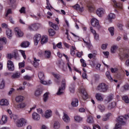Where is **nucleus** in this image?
<instances>
[{
	"instance_id": "7c9ffc66",
	"label": "nucleus",
	"mask_w": 129,
	"mask_h": 129,
	"mask_svg": "<svg viewBox=\"0 0 129 129\" xmlns=\"http://www.w3.org/2000/svg\"><path fill=\"white\" fill-rule=\"evenodd\" d=\"M33 60V65L34 67L37 68L39 66V62H40V59H37L36 57H34Z\"/></svg>"
},
{
	"instance_id": "412c9836",
	"label": "nucleus",
	"mask_w": 129,
	"mask_h": 129,
	"mask_svg": "<svg viewBox=\"0 0 129 129\" xmlns=\"http://www.w3.org/2000/svg\"><path fill=\"white\" fill-rule=\"evenodd\" d=\"M6 35L9 39H12L13 37V31H12V29L8 28L6 30Z\"/></svg>"
},
{
	"instance_id": "680f3d73",
	"label": "nucleus",
	"mask_w": 129,
	"mask_h": 129,
	"mask_svg": "<svg viewBox=\"0 0 129 129\" xmlns=\"http://www.w3.org/2000/svg\"><path fill=\"white\" fill-rule=\"evenodd\" d=\"M20 14H25L26 13V8L23 7L19 10Z\"/></svg>"
},
{
	"instance_id": "c9c22d12",
	"label": "nucleus",
	"mask_w": 129,
	"mask_h": 129,
	"mask_svg": "<svg viewBox=\"0 0 129 129\" xmlns=\"http://www.w3.org/2000/svg\"><path fill=\"white\" fill-rule=\"evenodd\" d=\"M87 7L88 8V11H89L90 13L94 12V7H93V5H92V4H88Z\"/></svg>"
},
{
	"instance_id": "4d7b16f0",
	"label": "nucleus",
	"mask_w": 129,
	"mask_h": 129,
	"mask_svg": "<svg viewBox=\"0 0 129 129\" xmlns=\"http://www.w3.org/2000/svg\"><path fill=\"white\" fill-rule=\"evenodd\" d=\"M5 88V81H0V89H4Z\"/></svg>"
},
{
	"instance_id": "37998d69",
	"label": "nucleus",
	"mask_w": 129,
	"mask_h": 129,
	"mask_svg": "<svg viewBox=\"0 0 129 129\" xmlns=\"http://www.w3.org/2000/svg\"><path fill=\"white\" fill-rule=\"evenodd\" d=\"M42 93H43V92H42V90L38 89L35 91V96H40V95H41Z\"/></svg>"
},
{
	"instance_id": "39448f33",
	"label": "nucleus",
	"mask_w": 129,
	"mask_h": 129,
	"mask_svg": "<svg viewBox=\"0 0 129 129\" xmlns=\"http://www.w3.org/2000/svg\"><path fill=\"white\" fill-rule=\"evenodd\" d=\"M40 28H41V25L39 23H36L29 25L28 29L29 30V31H37Z\"/></svg>"
},
{
	"instance_id": "8fccbe9b",
	"label": "nucleus",
	"mask_w": 129,
	"mask_h": 129,
	"mask_svg": "<svg viewBox=\"0 0 129 129\" xmlns=\"http://www.w3.org/2000/svg\"><path fill=\"white\" fill-rule=\"evenodd\" d=\"M106 76L110 81H112V78L110 76V73L109 72L107 71L106 72Z\"/></svg>"
},
{
	"instance_id": "ddd939ff",
	"label": "nucleus",
	"mask_w": 129,
	"mask_h": 129,
	"mask_svg": "<svg viewBox=\"0 0 129 129\" xmlns=\"http://www.w3.org/2000/svg\"><path fill=\"white\" fill-rule=\"evenodd\" d=\"M32 119H33V120H35V121H39V120H40V119H41V116H40V114L36 112H34L32 113Z\"/></svg>"
},
{
	"instance_id": "864d4df0",
	"label": "nucleus",
	"mask_w": 129,
	"mask_h": 129,
	"mask_svg": "<svg viewBox=\"0 0 129 129\" xmlns=\"http://www.w3.org/2000/svg\"><path fill=\"white\" fill-rule=\"evenodd\" d=\"M52 75H53V76H54V77H55V78H56L57 80H60V79L61 78V77H60L59 75L57 74H55L54 73H51Z\"/></svg>"
},
{
	"instance_id": "f257e3e1",
	"label": "nucleus",
	"mask_w": 129,
	"mask_h": 129,
	"mask_svg": "<svg viewBox=\"0 0 129 129\" xmlns=\"http://www.w3.org/2000/svg\"><path fill=\"white\" fill-rule=\"evenodd\" d=\"M129 119V115L120 116L117 118V123L115 124L114 129H121V125L124 124L126 122V120Z\"/></svg>"
},
{
	"instance_id": "7ed1b4c3",
	"label": "nucleus",
	"mask_w": 129,
	"mask_h": 129,
	"mask_svg": "<svg viewBox=\"0 0 129 129\" xmlns=\"http://www.w3.org/2000/svg\"><path fill=\"white\" fill-rule=\"evenodd\" d=\"M28 123V120L24 118H21L16 121V124L17 127H23Z\"/></svg>"
},
{
	"instance_id": "dca6fc26",
	"label": "nucleus",
	"mask_w": 129,
	"mask_h": 129,
	"mask_svg": "<svg viewBox=\"0 0 129 129\" xmlns=\"http://www.w3.org/2000/svg\"><path fill=\"white\" fill-rule=\"evenodd\" d=\"M4 43H7V38L3 37L0 38V51L4 49Z\"/></svg>"
},
{
	"instance_id": "49530a36",
	"label": "nucleus",
	"mask_w": 129,
	"mask_h": 129,
	"mask_svg": "<svg viewBox=\"0 0 129 129\" xmlns=\"http://www.w3.org/2000/svg\"><path fill=\"white\" fill-rule=\"evenodd\" d=\"M122 100H123L125 103H129L128 96L125 95L122 97Z\"/></svg>"
},
{
	"instance_id": "ea45409f",
	"label": "nucleus",
	"mask_w": 129,
	"mask_h": 129,
	"mask_svg": "<svg viewBox=\"0 0 129 129\" xmlns=\"http://www.w3.org/2000/svg\"><path fill=\"white\" fill-rule=\"evenodd\" d=\"M61 126L59 121H55L53 124V128L55 129H59Z\"/></svg>"
},
{
	"instance_id": "13d9d810",
	"label": "nucleus",
	"mask_w": 129,
	"mask_h": 129,
	"mask_svg": "<svg viewBox=\"0 0 129 129\" xmlns=\"http://www.w3.org/2000/svg\"><path fill=\"white\" fill-rule=\"evenodd\" d=\"M69 90L71 93H74V91H75V88L74 87V86L71 85L70 86Z\"/></svg>"
},
{
	"instance_id": "4be33fe9",
	"label": "nucleus",
	"mask_w": 129,
	"mask_h": 129,
	"mask_svg": "<svg viewBox=\"0 0 129 129\" xmlns=\"http://www.w3.org/2000/svg\"><path fill=\"white\" fill-rule=\"evenodd\" d=\"M9 104V101L7 99H2L0 101V105H1V106H8Z\"/></svg>"
},
{
	"instance_id": "6e6552de",
	"label": "nucleus",
	"mask_w": 129,
	"mask_h": 129,
	"mask_svg": "<svg viewBox=\"0 0 129 129\" xmlns=\"http://www.w3.org/2000/svg\"><path fill=\"white\" fill-rule=\"evenodd\" d=\"M15 33L17 37H18L19 38H21L24 36V32L18 27L15 28Z\"/></svg>"
},
{
	"instance_id": "4c0bfd02",
	"label": "nucleus",
	"mask_w": 129,
	"mask_h": 129,
	"mask_svg": "<svg viewBox=\"0 0 129 129\" xmlns=\"http://www.w3.org/2000/svg\"><path fill=\"white\" fill-rule=\"evenodd\" d=\"M38 76L40 80L45 79V75L43 72H39L38 73Z\"/></svg>"
},
{
	"instance_id": "c756f323",
	"label": "nucleus",
	"mask_w": 129,
	"mask_h": 129,
	"mask_svg": "<svg viewBox=\"0 0 129 129\" xmlns=\"http://www.w3.org/2000/svg\"><path fill=\"white\" fill-rule=\"evenodd\" d=\"M87 122H88V123H93L94 122L93 117L91 115L88 116L87 118Z\"/></svg>"
},
{
	"instance_id": "20e7f679",
	"label": "nucleus",
	"mask_w": 129,
	"mask_h": 129,
	"mask_svg": "<svg viewBox=\"0 0 129 129\" xmlns=\"http://www.w3.org/2000/svg\"><path fill=\"white\" fill-rule=\"evenodd\" d=\"M66 88V80L63 79L61 81V85L58 88V90L56 93L57 95H61L64 93V90Z\"/></svg>"
},
{
	"instance_id": "e433bc0d",
	"label": "nucleus",
	"mask_w": 129,
	"mask_h": 129,
	"mask_svg": "<svg viewBox=\"0 0 129 129\" xmlns=\"http://www.w3.org/2000/svg\"><path fill=\"white\" fill-rule=\"evenodd\" d=\"M16 102H22L24 100V97L23 96H18L16 97Z\"/></svg>"
},
{
	"instance_id": "a878e982",
	"label": "nucleus",
	"mask_w": 129,
	"mask_h": 129,
	"mask_svg": "<svg viewBox=\"0 0 129 129\" xmlns=\"http://www.w3.org/2000/svg\"><path fill=\"white\" fill-rule=\"evenodd\" d=\"M21 76V73L19 72H17L16 73H14L12 76V79H17V78H20Z\"/></svg>"
},
{
	"instance_id": "473e14b6",
	"label": "nucleus",
	"mask_w": 129,
	"mask_h": 129,
	"mask_svg": "<svg viewBox=\"0 0 129 129\" xmlns=\"http://www.w3.org/2000/svg\"><path fill=\"white\" fill-rule=\"evenodd\" d=\"M49 26L50 27H51V28H53V29H54V30H59V27H58V25H56L54 23H53L52 22H49Z\"/></svg>"
},
{
	"instance_id": "4468645a",
	"label": "nucleus",
	"mask_w": 129,
	"mask_h": 129,
	"mask_svg": "<svg viewBox=\"0 0 129 129\" xmlns=\"http://www.w3.org/2000/svg\"><path fill=\"white\" fill-rule=\"evenodd\" d=\"M96 13L98 17H101L105 14V10H104L103 8H98L97 10Z\"/></svg>"
},
{
	"instance_id": "b1692460",
	"label": "nucleus",
	"mask_w": 129,
	"mask_h": 129,
	"mask_svg": "<svg viewBox=\"0 0 129 129\" xmlns=\"http://www.w3.org/2000/svg\"><path fill=\"white\" fill-rule=\"evenodd\" d=\"M49 95H50V93L46 92L44 94L43 96V100L44 102H47L48 101V99H49Z\"/></svg>"
},
{
	"instance_id": "052dcab7",
	"label": "nucleus",
	"mask_w": 129,
	"mask_h": 129,
	"mask_svg": "<svg viewBox=\"0 0 129 129\" xmlns=\"http://www.w3.org/2000/svg\"><path fill=\"white\" fill-rule=\"evenodd\" d=\"M20 52H21V54L22 55L24 59H27V56L26 55V52L24 50H20Z\"/></svg>"
},
{
	"instance_id": "3c124183",
	"label": "nucleus",
	"mask_w": 129,
	"mask_h": 129,
	"mask_svg": "<svg viewBox=\"0 0 129 129\" xmlns=\"http://www.w3.org/2000/svg\"><path fill=\"white\" fill-rule=\"evenodd\" d=\"M48 33H49V36H54V35H55V31H54V30L52 29H50L48 30Z\"/></svg>"
},
{
	"instance_id": "72a5a7b5",
	"label": "nucleus",
	"mask_w": 129,
	"mask_h": 129,
	"mask_svg": "<svg viewBox=\"0 0 129 129\" xmlns=\"http://www.w3.org/2000/svg\"><path fill=\"white\" fill-rule=\"evenodd\" d=\"M98 108L100 112H104L105 111V106L103 105L99 104L98 105Z\"/></svg>"
},
{
	"instance_id": "58836bf2",
	"label": "nucleus",
	"mask_w": 129,
	"mask_h": 129,
	"mask_svg": "<svg viewBox=\"0 0 129 129\" xmlns=\"http://www.w3.org/2000/svg\"><path fill=\"white\" fill-rule=\"evenodd\" d=\"M21 46L22 48H27V47L30 46V42L24 41L21 43Z\"/></svg>"
},
{
	"instance_id": "bf43d9fd",
	"label": "nucleus",
	"mask_w": 129,
	"mask_h": 129,
	"mask_svg": "<svg viewBox=\"0 0 129 129\" xmlns=\"http://www.w3.org/2000/svg\"><path fill=\"white\" fill-rule=\"evenodd\" d=\"M67 66L69 69V71H70V72H72V69L71 68V66H72V64L70 63V62H69V61H68L67 63Z\"/></svg>"
},
{
	"instance_id": "0e129e2a",
	"label": "nucleus",
	"mask_w": 129,
	"mask_h": 129,
	"mask_svg": "<svg viewBox=\"0 0 129 129\" xmlns=\"http://www.w3.org/2000/svg\"><path fill=\"white\" fill-rule=\"evenodd\" d=\"M19 68H23L25 67V61H24V60H23L21 62L19 63Z\"/></svg>"
},
{
	"instance_id": "aec40b11",
	"label": "nucleus",
	"mask_w": 129,
	"mask_h": 129,
	"mask_svg": "<svg viewBox=\"0 0 129 129\" xmlns=\"http://www.w3.org/2000/svg\"><path fill=\"white\" fill-rule=\"evenodd\" d=\"M7 122L8 117H7V115H3L1 120H0V124H5Z\"/></svg>"
},
{
	"instance_id": "9b49d317",
	"label": "nucleus",
	"mask_w": 129,
	"mask_h": 129,
	"mask_svg": "<svg viewBox=\"0 0 129 129\" xmlns=\"http://www.w3.org/2000/svg\"><path fill=\"white\" fill-rule=\"evenodd\" d=\"M7 67L10 71H14L15 70V66L14 62L11 60H8L7 62Z\"/></svg>"
},
{
	"instance_id": "a211bd4d",
	"label": "nucleus",
	"mask_w": 129,
	"mask_h": 129,
	"mask_svg": "<svg viewBox=\"0 0 129 129\" xmlns=\"http://www.w3.org/2000/svg\"><path fill=\"white\" fill-rule=\"evenodd\" d=\"M75 10L78 11V12H80L82 13V12H84V7H80V5L79 4H76V5L73 7Z\"/></svg>"
},
{
	"instance_id": "2f4dec72",
	"label": "nucleus",
	"mask_w": 129,
	"mask_h": 129,
	"mask_svg": "<svg viewBox=\"0 0 129 129\" xmlns=\"http://www.w3.org/2000/svg\"><path fill=\"white\" fill-rule=\"evenodd\" d=\"M96 98L98 101H103V97L101 95L100 93H97L96 94Z\"/></svg>"
},
{
	"instance_id": "cd10ccee",
	"label": "nucleus",
	"mask_w": 129,
	"mask_h": 129,
	"mask_svg": "<svg viewBox=\"0 0 129 129\" xmlns=\"http://www.w3.org/2000/svg\"><path fill=\"white\" fill-rule=\"evenodd\" d=\"M41 43L42 44V45L44 44H46V43H47V42H48V37H47V36H43L41 38Z\"/></svg>"
},
{
	"instance_id": "a18cd8bd",
	"label": "nucleus",
	"mask_w": 129,
	"mask_h": 129,
	"mask_svg": "<svg viewBox=\"0 0 129 129\" xmlns=\"http://www.w3.org/2000/svg\"><path fill=\"white\" fill-rule=\"evenodd\" d=\"M27 104L25 102H22L17 105L18 108H25Z\"/></svg>"
},
{
	"instance_id": "bb28decb",
	"label": "nucleus",
	"mask_w": 129,
	"mask_h": 129,
	"mask_svg": "<svg viewBox=\"0 0 129 129\" xmlns=\"http://www.w3.org/2000/svg\"><path fill=\"white\" fill-rule=\"evenodd\" d=\"M71 105L73 107H77L78 105V99H74L71 102Z\"/></svg>"
},
{
	"instance_id": "1a4fd4ad",
	"label": "nucleus",
	"mask_w": 129,
	"mask_h": 129,
	"mask_svg": "<svg viewBox=\"0 0 129 129\" xmlns=\"http://www.w3.org/2000/svg\"><path fill=\"white\" fill-rule=\"evenodd\" d=\"M62 119L64 122H66V123H69L71 120L70 117H69L68 114L65 112H63Z\"/></svg>"
},
{
	"instance_id": "774afa93",
	"label": "nucleus",
	"mask_w": 129,
	"mask_h": 129,
	"mask_svg": "<svg viewBox=\"0 0 129 129\" xmlns=\"http://www.w3.org/2000/svg\"><path fill=\"white\" fill-rule=\"evenodd\" d=\"M96 128L101 129L100 126H99V125L96 124L93 125V129H96Z\"/></svg>"
},
{
	"instance_id": "69168bd1",
	"label": "nucleus",
	"mask_w": 129,
	"mask_h": 129,
	"mask_svg": "<svg viewBox=\"0 0 129 129\" xmlns=\"http://www.w3.org/2000/svg\"><path fill=\"white\" fill-rule=\"evenodd\" d=\"M80 62L82 63V66H83V67H86V63L83 58L80 59Z\"/></svg>"
},
{
	"instance_id": "de8ad7c7",
	"label": "nucleus",
	"mask_w": 129,
	"mask_h": 129,
	"mask_svg": "<svg viewBox=\"0 0 129 129\" xmlns=\"http://www.w3.org/2000/svg\"><path fill=\"white\" fill-rule=\"evenodd\" d=\"M36 110L39 114H41L42 116H43V115H44V110H43L42 108H38L36 109Z\"/></svg>"
},
{
	"instance_id": "9d476101",
	"label": "nucleus",
	"mask_w": 129,
	"mask_h": 129,
	"mask_svg": "<svg viewBox=\"0 0 129 129\" xmlns=\"http://www.w3.org/2000/svg\"><path fill=\"white\" fill-rule=\"evenodd\" d=\"M41 35L40 34H36L33 38L34 40V45L35 46L38 45V44H39V42L41 40Z\"/></svg>"
},
{
	"instance_id": "e2e57ef3",
	"label": "nucleus",
	"mask_w": 129,
	"mask_h": 129,
	"mask_svg": "<svg viewBox=\"0 0 129 129\" xmlns=\"http://www.w3.org/2000/svg\"><path fill=\"white\" fill-rule=\"evenodd\" d=\"M110 70L112 73H116V72H117V71H118V69L117 68H112L110 69Z\"/></svg>"
},
{
	"instance_id": "09e8293b",
	"label": "nucleus",
	"mask_w": 129,
	"mask_h": 129,
	"mask_svg": "<svg viewBox=\"0 0 129 129\" xmlns=\"http://www.w3.org/2000/svg\"><path fill=\"white\" fill-rule=\"evenodd\" d=\"M113 97H114L113 94H109L107 97V101H108V102L111 101V100L113 99Z\"/></svg>"
},
{
	"instance_id": "338daca9",
	"label": "nucleus",
	"mask_w": 129,
	"mask_h": 129,
	"mask_svg": "<svg viewBox=\"0 0 129 129\" xmlns=\"http://www.w3.org/2000/svg\"><path fill=\"white\" fill-rule=\"evenodd\" d=\"M24 79L25 80H31V79H32V77L31 76L26 75L24 77Z\"/></svg>"
},
{
	"instance_id": "6e6d98bb",
	"label": "nucleus",
	"mask_w": 129,
	"mask_h": 129,
	"mask_svg": "<svg viewBox=\"0 0 129 129\" xmlns=\"http://www.w3.org/2000/svg\"><path fill=\"white\" fill-rule=\"evenodd\" d=\"M108 30L111 35L113 36L114 35V28L113 27H110Z\"/></svg>"
},
{
	"instance_id": "f3484780",
	"label": "nucleus",
	"mask_w": 129,
	"mask_h": 129,
	"mask_svg": "<svg viewBox=\"0 0 129 129\" xmlns=\"http://www.w3.org/2000/svg\"><path fill=\"white\" fill-rule=\"evenodd\" d=\"M91 33L94 35V39L96 41H98L99 39V35L96 33V31L93 29V28L90 27Z\"/></svg>"
},
{
	"instance_id": "6ab92c4d",
	"label": "nucleus",
	"mask_w": 129,
	"mask_h": 129,
	"mask_svg": "<svg viewBox=\"0 0 129 129\" xmlns=\"http://www.w3.org/2000/svg\"><path fill=\"white\" fill-rule=\"evenodd\" d=\"M79 90L81 93L83 94V98H87V92H86V91H85V89L83 88H80L79 89Z\"/></svg>"
},
{
	"instance_id": "c03bdc74",
	"label": "nucleus",
	"mask_w": 129,
	"mask_h": 129,
	"mask_svg": "<svg viewBox=\"0 0 129 129\" xmlns=\"http://www.w3.org/2000/svg\"><path fill=\"white\" fill-rule=\"evenodd\" d=\"M46 8L47 10H49V11H51V9H53V7H52V5H51V4H50L49 0H46Z\"/></svg>"
},
{
	"instance_id": "423d86ee",
	"label": "nucleus",
	"mask_w": 129,
	"mask_h": 129,
	"mask_svg": "<svg viewBox=\"0 0 129 129\" xmlns=\"http://www.w3.org/2000/svg\"><path fill=\"white\" fill-rule=\"evenodd\" d=\"M91 25L93 27L99 29L101 27L99 25V21L96 18H93L91 20Z\"/></svg>"
},
{
	"instance_id": "2eb2a0df",
	"label": "nucleus",
	"mask_w": 129,
	"mask_h": 129,
	"mask_svg": "<svg viewBox=\"0 0 129 129\" xmlns=\"http://www.w3.org/2000/svg\"><path fill=\"white\" fill-rule=\"evenodd\" d=\"M83 41L86 44V46L89 48V49H92V45L90 43V40H89V37L87 36L85 39H83Z\"/></svg>"
},
{
	"instance_id": "f704fd0d",
	"label": "nucleus",
	"mask_w": 129,
	"mask_h": 129,
	"mask_svg": "<svg viewBox=\"0 0 129 129\" xmlns=\"http://www.w3.org/2000/svg\"><path fill=\"white\" fill-rule=\"evenodd\" d=\"M117 48L118 47H117V45H114L112 46L110 49L111 53H112V54H114V53L116 52V50H117Z\"/></svg>"
},
{
	"instance_id": "a19ab883",
	"label": "nucleus",
	"mask_w": 129,
	"mask_h": 129,
	"mask_svg": "<svg viewBox=\"0 0 129 129\" xmlns=\"http://www.w3.org/2000/svg\"><path fill=\"white\" fill-rule=\"evenodd\" d=\"M45 58H50L51 57V51L49 50H45L44 53Z\"/></svg>"
},
{
	"instance_id": "5701e85b",
	"label": "nucleus",
	"mask_w": 129,
	"mask_h": 129,
	"mask_svg": "<svg viewBox=\"0 0 129 129\" xmlns=\"http://www.w3.org/2000/svg\"><path fill=\"white\" fill-rule=\"evenodd\" d=\"M114 19H115V14L111 13L109 14L108 15V20L109 22H112V20H114Z\"/></svg>"
},
{
	"instance_id": "393cba45",
	"label": "nucleus",
	"mask_w": 129,
	"mask_h": 129,
	"mask_svg": "<svg viewBox=\"0 0 129 129\" xmlns=\"http://www.w3.org/2000/svg\"><path fill=\"white\" fill-rule=\"evenodd\" d=\"M75 121L76 122H81V121H83V118L79 115H76L74 116Z\"/></svg>"
},
{
	"instance_id": "79ce46f5",
	"label": "nucleus",
	"mask_w": 129,
	"mask_h": 129,
	"mask_svg": "<svg viewBox=\"0 0 129 129\" xmlns=\"http://www.w3.org/2000/svg\"><path fill=\"white\" fill-rule=\"evenodd\" d=\"M116 105V103H115V102H113L109 104V105L108 106V109H112V108H114V107H115Z\"/></svg>"
},
{
	"instance_id": "f8f14e48",
	"label": "nucleus",
	"mask_w": 129,
	"mask_h": 129,
	"mask_svg": "<svg viewBox=\"0 0 129 129\" xmlns=\"http://www.w3.org/2000/svg\"><path fill=\"white\" fill-rule=\"evenodd\" d=\"M113 6L115 9H120V10H122V4L120 3H117L116 1L112 0Z\"/></svg>"
},
{
	"instance_id": "f03ea898",
	"label": "nucleus",
	"mask_w": 129,
	"mask_h": 129,
	"mask_svg": "<svg viewBox=\"0 0 129 129\" xmlns=\"http://www.w3.org/2000/svg\"><path fill=\"white\" fill-rule=\"evenodd\" d=\"M96 90L99 92L106 93L108 90V86L104 83H102L97 87Z\"/></svg>"
},
{
	"instance_id": "5fc2aeb1",
	"label": "nucleus",
	"mask_w": 129,
	"mask_h": 129,
	"mask_svg": "<svg viewBox=\"0 0 129 129\" xmlns=\"http://www.w3.org/2000/svg\"><path fill=\"white\" fill-rule=\"evenodd\" d=\"M76 49V48L74 46H72V48L71 49V54L72 56H74L75 55V50Z\"/></svg>"
},
{
	"instance_id": "c85d7f7f",
	"label": "nucleus",
	"mask_w": 129,
	"mask_h": 129,
	"mask_svg": "<svg viewBox=\"0 0 129 129\" xmlns=\"http://www.w3.org/2000/svg\"><path fill=\"white\" fill-rule=\"evenodd\" d=\"M40 83L43 85H50V84L52 83V82L51 80H48V82H47L44 80V79H42L40 80Z\"/></svg>"
},
{
	"instance_id": "0eeeda50",
	"label": "nucleus",
	"mask_w": 129,
	"mask_h": 129,
	"mask_svg": "<svg viewBox=\"0 0 129 129\" xmlns=\"http://www.w3.org/2000/svg\"><path fill=\"white\" fill-rule=\"evenodd\" d=\"M53 113L51 109H47L45 111L44 114L42 115V117H45V118H50L52 117Z\"/></svg>"
},
{
	"instance_id": "603ef678",
	"label": "nucleus",
	"mask_w": 129,
	"mask_h": 129,
	"mask_svg": "<svg viewBox=\"0 0 129 129\" xmlns=\"http://www.w3.org/2000/svg\"><path fill=\"white\" fill-rule=\"evenodd\" d=\"M88 57L90 58V59H92V58L93 59H94L95 58V57H96V53H89L88 55Z\"/></svg>"
}]
</instances>
